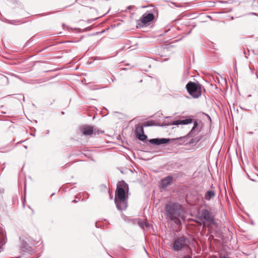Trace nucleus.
Instances as JSON below:
<instances>
[{
	"instance_id": "1",
	"label": "nucleus",
	"mask_w": 258,
	"mask_h": 258,
	"mask_svg": "<svg viewBox=\"0 0 258 258\" xmlns=\"http://www.w3.org/2000/svg\"><path fill=\"white\" fill-rule=\"evenodd\" d=\"M167 218L177 225L181 224V220H184L185 216L180 205L169 203L165 207Z\"/></svg>"
},
{
	"instance_id": "2",
	"label": "nucleus",
	"mask_w": 258,
	"mask_h": 258,
	"mask_svg": "<svg viewBox=\"0 0 258 258\" xmlns=\"http://www.w3.org/2000/svg\"><path fill=\"white\" fill-rule=\"evenodd\" d=\"M127 184L124 182L118 186L115 191V203L117 208L120 210H124L127 207L126 199L125 188Z\"/></svg>"
},
{
	"instance_id": "3",
	"label": "nucleus",
	"mask_w": 258,
	"mask_h": 258,
	"mask_svg": "<svg viewBox=\"0 0 258 258\" xmlns=\"http://www.w3.org/2000/svg\"><path fill=\"white\" fill-rule=\"evenodd\" d=\"M186 88L189 95L196 98L201 95L203 90L205 91L204 87L198 82L190 81L186 84Z\"/></svg>"
},
{
	"instance_id": "4",
	"label": "nucleus",
	"mask_w": 258,
	"mask_h": 258,
	"mask_svg": "<svg viewBox=\"0 0 258 258\" xmlns=\"http://www.w3.org/2000/svg\"><path fill=\"white\" fill-rule=\"evenodd\" d=\"M188 239L185 236H180L176 238L172 243V248L175 251L182 250L188 248Z\"/></svg>"
},
{
	"instance_id": "5",
	"label": "nucleus",
	"mask_w": 258,
	"mask_h": 258,
	"mask_svg": "<svg viewBox=\"0 0 258 258\" xmlns=\"http://www.w3.org/2000/svg\"><path fill=\"white\" fill-rule=\"evenodd\" d=\"M154 19V15L152 13H145L138 21L137 27H142L144 26H147L150 22Z\"/></svg>"
},
{
	"instance_id": "6",
	"label": "nucleus",
	"mask_w": 258,
	"mask_h": 258,
	"mask_svg": "<svg viewBox=\"0 0 258 258\" xmlns=\"http://www.w3.org/2000/svg\"><path fill=\"white\" fill-rule=\"evenodd\" d=\"M202 217L206 220L203 223V227L209 226L214 224V220L211 213L207 210H203L201 212Z\"/></svg>"
},
{
	"instance_id": "7",
	"label": "nucleus",
	"mask_w": 258,
	"mask_h": 258,
	"mask_svg": "<svg viewBox=\"0 0 258 258\" xmlns=\"http://www.w3.org/2000/svg\"><path fill=\"white\" fill-rule=\"evenodd\" d=\"M135 134L137 138L141 141H145L147 137L144 134L143 125L138 124L136 125Z\"/></svg>"
},
{
	"instance_id": "8",
	"label": "nucleus",
	"mask_w": 258,
	"mask_h": 258,
	"mask_svg": "<svg viewBox=\"0 0 258 258\" xmlns=\"http://www.w3.org/2000/svg\"><path fill=\"white\" fill-rule=\"evenodd\" d=\"M81 133L86 136H91L94 133H96V129L93 126L87 125H84L80 127Z\"/></svg>"
},
{
	"instance_id": "9",
	"label": "nucleus",
	"mask_w": 258,
	"mask_h": 258,
	"mask_svg": "<svg viewBox=\"0 0 258 258\" xmlns=\"http://www.w3.org/2000/svg\"><path fill=\"white\" fill-rule=\"evenodd\" d=\"M172 181V177L171 176H168L163 178L160 182V185L163 187H165L168 186Z\"/></svg>"
},
{
	"instance_id": "10",
	"label": "nucleus",
	"mask_w": 258,
	"mask_h": 258,
	"mask_svg": "<svg viewBox=\"0 0 258 258\" xmlns=\"http://www.w3.org/2000/svg\"><path fill=\"white\" fill-rule=\"evenodd\" d=\"M169 140L166 139H151L149 142L150 143L155 144V145H161L163 144L167 143L168 142Z\"/></svg>"
},
{
	"instance_id": "11",
	"label": "nucleus",
	"mask_w": 258,
	"mask_h": 258,
	"mask_svg": "<svg viewBox=\"0 0 258 258\" xmlns=\"http://www.w3.org/2000/svg\"><path fill=\"white\" fill-rule=\"evenodd\" d=\"M215 196V191L213 189H211L209 190H208L205 195V198L207 200H210L211 198L214 197Z\"/></svg>"
},
{
	"instance_id": "12",
	"label": "nucleus",
	"mask_w": 258,
	"mask_h": 258,
	"mask_svg": "<svg viewBox=\"0 0 258 258\" xmlns=\"http://www.w3.org/2000/svg\"><path fill=\"white\" fill-rule=\"evenodd\" d=\"M192 122L191 119H186L182 120H176L173 122V124L178 125V124H187Z\"/></svg>"
},
{
	"instance_id": "13",
	"label": "nucleus",
	"mask_w": 258,
	"mask_h": 258,
	"mask_svg": "<svg viewBox=\"0 0 258 258\" xmlns=\"http://www.w3.org/2000/svg\"><path fill=\"white\" fill-rule=\"evenodd\" d=\"M144 126H149L155 125V122L153 121H148L144 122L143 124L141 123Z\"/></svg>"
},
{
	"instance_id": "14",
	"label": "nucleus",
	"mask_w": 258,
	"mask_h": 258,
	"mask_svg": "<svg viewBox=\"0 0 258 258\" xmlns=\"http://www.w3.org/2000/svg\"><path fill=\"white\" fill-rule=\"evenodd\" d=\"M182 258H191V257L189 255H185L184 257H183Z\"/></svg>"
},
{
	"instance_id": "15",
	"label": "nucleus",
	"mask_w": 258,
	"mask_h": 258,
	"mask_svg": "<svg viewBox=\"0 0 258 258\" xmlns=\"http://www.w3.org/2000/svg\"><path fill=\"white\" fill-rule=\"evenodd\" d=\"M224 258H225V257H224Z\"/></svg>"
}]
</instances>
